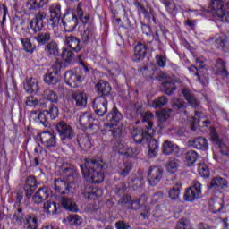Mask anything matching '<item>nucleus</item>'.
<instances>
[{"mask_svg":"<svg viewBox=\"0 0 229 229\" xmlns=\"http://www.w3.org/2000/svg\"><path fill=\"white\" fill-rule=\"evenodd\" d=\"M82 176L89 183H101L105 180L103 165L96 160L85 159V164L81 165Z\"/></svg>","mask_w":229,"mask_h":229,"instance_id":"nucleus-1","label":"nucleus"},{"mask_svg":"<svg viewBox=\"0 0 229 229\" xmlns=\"http://www.w3.org/2000/svg\"><path fill=\"white\" fill-rule=\"evenodd\" d=\"M142 124L144 129L134 128L131 131V137L136 142H142L144 139L149 140L155 135V129H153V114L151 112H145L141 114Z\"/></svg>","mask_w":229,"mask_h":229,"instance_id":"nucleus-2","label":"nucleus"},{"mask_svg":"<svg viewBox=\"0 0 229 229\" xmlns=\"http://www.w3.org/2000/svg\"><path fill=\"white\" fill-rule=\"evenodd\" d=\"M182 94L184 97V99L188 102L189 106L192 108H195V117H192V124L191 130H196V126H198V123H199V117H201V114H203V107H201V104L199 100L196 98L192 90L184 88L182 89Z\"/></svg>","mask_w":229,"mask_h":229,"instance_id":"nucleus-3","label":"nucleus"},{"mask_svg":"<svg viewBox=\"0 0 229 229\" xmlns=\"http://www.w3.org/2000/svg\"><path fill=\"white\" fill-rule=\"evenodd\" d=\"M106 120L108 123L106 124V131H111L113 137H120L122 133L121 121H123V114H121V112L114 107L112 112L107 115Z\"/></svg>","mask_w":229,"mask_h":229,"instance_id":"nucleus-4","label":"nucleus"},{"mask_svg":"<svg viewBox=\"0 0 229 229\" xmlns=\"http://www.w3.org/2000/svg\"><path fill=\"white\" fill-rule=\"evenodd\" d=\"M115 149H117L120 155L125 157V158H133V157H137V155H139V148L130 147L124 141L117 143L115 145Z\"/></svg>","mask_w":229,"mask_h":229,"instance_id":"nucleus-5","label":"nucleus"},{"mask_svg":"<svg viewBox=\"0 0 229 229\" xmlns=\"http://www.w3.org/2000/svg\"><path fill=\"white\" fill-rule=\"evenodd\" d=\"M56 130L61 140H71L74 137V130L64 122L59 123L56 125Z\"/></svg>","mask_w":229,"mask_h":229,"instance_id":"nucleus-6","label":"nucleus"},{"mask_svg":"<svg viewBox=\"0 0 229 229\" xmlns=\"http://www.w3.org/2000/svg\"><path fill=\"white\" fill-rule=\"evenodd\" d=\"M184 198L186 201H194L201 198V183L198 181L193 182V185L186 191Z\"/></svg>","mask_w":229,"mask_h":229,"instance_id":"nucleus-7","label":"nucleus"},{"mask_svg":"<svg viewBox=\"0 0 229 229\" xmlns=\"http://www.w3.org/2000/svg\"><path fill=\"white\" fill-rule=\"evenodd\" d=\"M93 108L99 117H103L108 112V100L105 97H98L93 102Z\"/></svg>","mask_w":229,"mask_h":229,"instance_id":"nucleus-8","label":"nucleus"},{"mask_svg":"<svg viewBox=\"0 0 229 229\" xmlns=\"http://www.w3.org/2000/svg\"><path fill=\"white\" fill-rule=\"evenodd\" d=\"M64 81L66 85H69L72 89H76L80 87L83 81V77L80 73L69 71L64 75Z\"/></svg>","mask_w":229,"mask_h":229,"instance_id":"nucleus-9","label":"nucleus"},{"mask_svg":"<svg viewBox=\"0 0 229 229\" xmlns=\"http://www.w3.org/2000/svg\"><path fill=\"white\" fill-rule=\"evenodd\" d=\"M37 140H40L41 144L45 148H53L56 146V138L55 137V134L49 131H43L39 133Z\"/></svg>","mask_w":229,"mask_h":229,"instance_id":"nucleus-10","label":"nucleus"},{"mask_svg":"<svg viewBox=\"0 0 229 229\" xmlns=\"http://www.w3.org/2000/svg\"><path fill=\"white\" fill-rule=\"evenodd\" d=\"M63 26H64L65 31H74L76 26H78V17L72 13H67L64 14L63 20Z\"/></svg>","mask_w":229,"mask_h":229,"instance_id":"nucleus-11","label":"nucleus"},{"mask_svg":"<svg viewBox=\"0 0 229 229\" xmlns=\"http://www.w3.org/2000/svg\"><path fill=\"white\" fill-rule=\"evenodd\" d=\"M210 139L213 144L220 148V153L222 155H228V147L223 142V140L219 139V134H217V131H216V129L214 128L210 130Z\"/></svg>","mask_w":229,"mask_h":229,"instance_id":"nucleus-12","label":"nucleus"},{"mask_svg":"<svg viewBox=\"0 0 229 229\" xmlns=\"http://www.w3.org/2000/svg\"><path fill=\"white\" fill-rule=\"evenodd\" d=\"M62 15L61 7L58 4H54L50 7V20L48 21L51 28H56L60 24V17Z\"/></svg>","mask_w":229,"mask_h":229,"instance_id":"nucleus-13","label":"nucleus"},{"mask_svg":"<svg viewBox=\"0 0 229 229\" xmlns=\"http://www.w3.org/2000/svg\"><path fill=\"white\" fill-rule=\"evenodd\" d=\"M48 198H51V190L47 187H41L33 195L32 200L38 205L42 203V201H46Z\"/></svg>","mask_w":229,"mask_h":229,"instance_id":"nucleus-14","label":"nucleus"},{"mask_svg":"<svg viewBox=\"0 0 229 229\" xmlns=\"http://www.w3.org/2000/svg\"><path fill=\"white\" fill-rule=\"evenodd\" d=\"M44 19H46V13L38 12L35 18L30 21V27L35 33L40 31L44 28Z\"/></svg>","mask_w":229,"mask_h":229,"instance_id":"nucleus-15","label":"nucleus"},{"mask_svg":"<svg viewBox=\"0 0 229 229\" xmlns=\"http://www.w3.org/2000/svg\"><path fill=\"white\" fill-rule=\"evenodd\" d=\"M160 79L162 80L161 89L163 92L171 96L173 94V79L168 73H161Z\"/></svg>","mask_w":229,"mask_h":229,"instance_id":"nucleus-16","label":"nucleus"},{"mask_svg":"<svg viewBox=\"0 0 229 229\" xmlns=\"http://www.w3.org/2000/svg\"><path fill=\"white\" fill-rule=\"evenodd\" d=\"M211 8L217 15V17L225 19V21L229 22V20L226 18V11H225V4H223V0H213L211 3Z\"/></svg>","mask_w":229,"mask_h":229,"instance_id":"nucleus-17","label":"nucleus"},{"mask_svg":"<svg viewBox=\"0 0 229 229\" xmlns=\"http://www.w3.org/2000/svg\"><path fill=\"white\" fill-rule=\"evenodd\" d=\"M162 179V169L158 166L150 168L148 175V180L150 185L155 187L158 182Z\"/></svg>","mask_w":229,"mask_h":229,"instance_id":"nucleus-18","label":"nucleus"},{"mask_svg":"<svg viewBox=\"0 0 229 229\" xmlns=\"http://www.w3.org/2000/svg\"><path fill=\"white\" fill-rule=\"evenodd\" d=\"M54 189L60 194H69V192H71L69 189V180L55 179L54 182Z\"/></svg>","mask_w":229,"mask_h":229,"instance_id":"nucleus-19","label":"nucleus"},{"mask_svg":"<svg viewBox=\"0 0 229 229\" xmlns=\"http://www.w3.org/2000/svg\"><path fill=\"white\" fill-rule=\"evenodd\" d=\"M185 149L180 148L178 145L173 146L174 163L173 169H178L182 162V157H183Z\"/></svg>","mask_w":229,"mask_h":229,"instance_id":"nucleus-20","label":"nucleus"},{"mask_svg":"<svg viewBox=\"0 0 229 229\" xmlns=\"http://www.w3.org/2000/svg\"><path fill=\"white\" fill-rule=\"evenodd\" d=\"M80 124L84 126V128H92L93 126H98V120L92 117L90 113H84L81 115L79 119Z\"/></svg>","mask_w":229,"mask_h":229,"instance_id":"nucleus-21","label":"nucleus"},{"mask_svg":"<svg viewBox=\"0 0 229 229\" xmlns=\"http://www.w3.org/2000/svg\"><path fill=\"white\" fill-rule=\"evenodd\" d=\"M47 110H45L43 112L32 111L30 114V117L38 124L47 126Z\"/></svg>","mask_w":229,"mask_h":229,"instance_id":"nucleus-22","label":"nucleus"},{"mask_svg":"<svg viewBox=\"0 0 229 229\" xmlns=\"http://www.w3.org/2000/svg\"><path fill=\"white\" fill-rule=\"evenodd\" d=\"M83 194L84 198H87L88 199H98V198L103 196V190L99 188L88 187L85 188Z\"/></svg>","mask_w":229,"mask_h":229,"instance_id":"nucleus-23","label":"nucleus"},{"mask_svg":"<svg viewBox=\"0 0 229 229\" xmlns=\"http://www.w3.org/2000/svg\"><path fill=\"white\" fill-rule=\"evenodd\" d=\"M64 44L72 49V51H75V53H78L79 51H81V45L80 44V39H78L74 36H68L66 37L64 40Z\"/></svg>","mask_w":229,"mask_h":229,"instance_id":"nucleus-24","label":"nucleus"},{"mask_svg":"<svg viewBox=\"0 0 229 229\" xmlns=\"http://www.w3.org/2000/svg\"><path fill=\"white\" fill-rule=\"evenodd\" d=\"M24 89L29 94H33V92L37 93L39 90L38 81L33 78L28 79L24 83Z\"/></svg>","mask_w":229,"mask_h":229,"instance_id":"nucleus-25","label":"nucleus"},{"mask_svg":"<svg viewBox=\"0 0 229 229\" xmlns=\"http://www.w3.org/2000/svg\"><path fill=\"white\" fill-rule=\"evenodd\" d=\"M95 89L97 92H98V94H102V96H108V94H110V90H112L110 84L106 81H99L96 84Z\"/></svg>","mask_w":229,"mask_h":229,"instance_id":"nucleus-26","label":"nucleus"},{"mask_svg":"<svg viewBox=\"0 0 229 229\" xmlns=\"http://www.w3.org/2000/svg\"><path fill=\"white\" fill-rule=\"evenodd\" d=\"M191 146L195 148V149L207 151V149H208V140L203 137H198L191 141Z\"/></svg>","mask_w":229,"mask_h":229,"instance_id":"nucleus-27","label":"nucleus"},{"mask_svg":"<svg viewBox=\"0 0 229 229\" xmlns=\"http://www.w3.org/2000/svg\"><path fill=\"white\" fill-rule=\"evenodd\" d=\"M209 208L213 214H217L223 210V199L214 197L209 200Z\"/></svg>","mask_w":229,"mask_h":229,"instance_id":"nucleus-28","label":"nucleus"},{"mask_svg":"<svg viewBox=\"0 0 229 229\" xmlns=\"http://www.w3.org/2000/svg\"><path fill=\"white\" fill-rule=\"evenodd\" d=\"M228 187V182L222 177H214L210 182V189H226Z\"/></svg>","mask_w":229,"mask_h":229,"instance_id":"nucleus-29","label":"nucleus"},{"mask_svg":"<svg viewBox=\"0 0 229 229\" xmlns=\"http://www.w3.org/2000/svg\"><path fill=\"white\" fill-rule=\"evenodd\" d=\"M146 199L145 196H141L140 199L131 200V197L125 196L122 198L119 203H131L132 205L131 208H139L140 205H144V200Z\"/></svg>","mask_w":229,"mask_h":229,"instance_id":"nucleus-30","label":"nucleus"},{"mask_svg":"<svg viewBox=\"0 0 229 229\" xmlns=\"http://www.w3.org/2000/svg\"><path fill=\"white\" fill-rule=\"evenodd\" d=\"M146 56V46L142 43H138L134 48V62H139V60H142Z\"/></svg>","mask_w":229,"mask_h":229,"instance_id":"nucleus-31","label":"nucleus"},{"mask_svg":"<svg viewBox=\"0 0 229 229\" xmlns=\"http://www.w3.org/2000/svg\"><path fill=\"white\" fill-rule=\"evenodd\" d=\"M44 80H45V83H47L48 85H55L58 83V80H59L58 71L56 70L49 71L45 75Z\"/></svg>","mask_w":229,"mask_h":229,"instance_id":"nucleus-32","label":"nucleus"},{"mask_svg":"<svg viewBox=\"0 0 229 229\" xmlns=\"http://www.w3.org/2000/svg\"><path fill=\"white\" fill-rule=\"evenodd\" d=\"M83 221V219H81V217H80V216L78 215H70L68 216H66L64 219H63V223L64 225H71L72 226H78L80 225H81V222Z\"/></svg>","mask_w":229,"mask_h":229,"instance_id":"nucleus-33","label":"nucleus"},{"mask_svg":"<svg viewBox=\"0 0 229 229\" xmlns=\"http://www.w3.org/2000/svg\"><path fill=\"white\" fill-rule=\"evenodd\" d=\"M216 46L217 49H222L224 53H229V43L228 39L225 36H220L216 40Z\"/></svg>","mask_w":229,"mask_h":229,"instance_id":"nucleus-34","label":"nucleus"},{"mask_svg":"<svg viewBox=\"0 0 229 229\" xmlns=\"http://www.w3.org/2000/svg\"><path fill=\"white\" fill-rule=\"evenodd\" d=\"M45 52L48 56H56L60 53L58 49V44L55 41H51L45 47Z\"/></svg>","mask_w":229,"mask_h":229,"instance_id":"nucleus-35","label":"nucleus"},{"mask_svg":"<svg viewBox=\"0 0 229 229\" xmlns=\"http://www.w3.org/2000/svg\"><path fill=\"white\" fill-rule=\"evenodd\" d=\"M94 38H96V30L94 27L89 26L82 33V41L87 43L90 42V40H94Z\"/></svg>","mask_w":229,"mask_h":229,"instance_id":"nucleus-36","label":"nucleus"},{"mask_svg":"<svg viewBox=\"0 0 229 229\" xmlns=\"http://www.w3.org/2000/svg\"><path fill=\"white\" fill-rule=\"evenodd\" d=\"M78 144L83 151H89L90 148H92V142L90 141V138L89 136L79 137Z\"/></svg>","mask_w":229,"mask_h":229,"instance_id":"nucleus-37","label":"nucleus"},{"mask_svg":"<svg viewBox=\"0 0 229 229\" xmlns=\"http://www.w3.org/2000/svg\"><path fill=\"white\" fill-rule=\"evenodd\" d=\"M61 205L66 210H70V212H76L78 210V206L74 203L71 199L63 198L61 200Z\"/></svg>","mask_w":229,"mask_h":229,"instance_id":"nucleus-38","label":"nucleus"},{"mask_svg":"<svg viewBox=\"0 0 229 229\" xmlns=\"http://www.w3.org/2000/svg\"><path fill=\"white\" fill-rule=\"evenodd\" d=\"M73 99L75 100L77 106H87V95L83 92L73 94Z\"/></svg>","mask_w":229,"mask_h":229,"instance_id":"nucleus-39","label":"nucleus"},{"mask_svg":"<svg viewBox=\"0 0 229 229\" xmlns=\"http://www.w3.org/2000/svg\"><path fill=\"white\" fill-rule=\"evenodd\" d=\"M83 6V3H79L77 5V15L81 21V22H82V24H87L89 22V16L83 13V9L81 8Z\"/></svg>","mask_w":229,"mask_h":229,"instance_id":"nucleus-40","label":"nucleus"},{"mask_svg":"<svg viewBox=\"0 0 229 229\" xmlns=\"http://www.w3.org/2000/svg\"><path fill=\"white\" fill-rule=\"evenodd\" d=\"M43 212L47 216H51V214H56V203L47 201L43 205Z\"/></svg>","mask_w":229,"mask_h":229,"instance_id":"nucleus-41","label":"nucleus"},{"mask_svg":"<svg viewBox=\"0 0 229 229\" xmlns=\"http://www.w3.org/2000/svg\"><path fill=\"white\" fill-rule=\"evenodd\" d=\"M35 40L39 43L40 46H45L49 40H51V34L47 32H41L36 38Z\"/></svg>","mask_w":229,"mask_h":229,"instance_id":"nucleus-42","label":"nucleus"},{"mask_svg":"<svg viewBox=\"0 0 229 229\" xmlns=\"http://www.w3.org/2000/svg\"><path fill=\"white\" fill-rule=\"evenodd\" d=\"M158 149V142L157 140H150L148 143V157L153 158V157H157V151Z\"/></svg>","mask_w":229,"mask_h":229,"instance_id":"nucleus-43","label":"nucleus"},{"mask_svg":"<svg viewBox=\"0 0 229 229\" xmlns=\"http://www.w3.org/2000/svg\"><path fill=\"white\" fill-rule=\"evenodd\" d=\"M48 0H29L27 3V6L29 10H37V8H40L44 6Z\"/></svg>","mask_w":229,"mask_h":229,"instance_id":"nucleus-44","label":"nucleus"},{"mask_svg":"<svg viewBox=\"0 0 229 229\" xmlns=\"http://www.w3.org/2000/svg\"><path fill=\"white\" fill-rule=\"evenodd\" d=\"M172 111L171 109L165 108L161 111L157 112V116L160 123H165L167 119L171 116Z\"/></svg>","mask_w":229,"mask_h":229,"instance_id":"nucleus-45","label":"nucleus"},{"mask_svg":"<svg viewBox=\"0 0 229 229\" xmlns=\"http://www.w3.org/2000/svg\"><path fill=\"white\" fill-rule=\"evenodd\" d=\"M43 99L51 101L52 103H58V95L52 90L47 89L43 94Z\"/></svg>","mask_w":229,"mask_h":229,"instance_id":"nucleus-46","label":"nucleus"},{"mask_svg":"<svg viewBox=\"0 0 229 229\" xmlns=\"http://www.w3.org/2000/svg\"><path fill=\"white\" fill-rule=\"evenodd\" d=\"M167 98L165 97H159L157 98H156L152 104H150V106H152V108H162V106H165V105H167Z\"/></svg>","mask_w":229,"mask_h":229,"instance_id":"nucleus-47","label":"nucleus"},{"mask_svg":"<svg viewBox=\"0 0 229 229\" xmlns=\"http://www.w3.org/2000/svg\"><path fill=\"white\" fill-rule=\"evenodd\" d=\"M25 228L37 229V217L35 216L29 215L25 220Z\"/></svg>","mask_w":229,"mask_h":229,"instance_id":"nucleus-48","label":"nucleus"},{"mask_svg":"<svg viewBox=\"0 0 229 229\" xmlns=\"http://www.w3.org/2000/svg\"><path fill=\"white\" fill-rule=\"evenodd\" d=\"M21 42L27 53H33L35 51V46L31 43L30 38H21Z\"/></svg>","mask_w":229,"mask_h":229,"instance_id":"nucleus-49","label":"nucleus"},{"mask_svg":"<svg viewBox=\"0 0 229 229\" xmlns=\"http://www.w3.org/2000/svg\"><path fill=\"white\" fill-rule=\"evenodd\" d=\"M198 173L203 178H208L210 176V171L205 163L199 164Z\"/></svg>","mask_w":229,"mask_h":229,"instance_id":"nucleus-50","label":"nucleus"},{"mask_svg":"<svg viewBox=\"0 0 229 229\" xmlns=\"http://www.w3.org/2000/svg\"><path fill=\"white\" fill-rule=\"evenodd\" d=\"M198 160V153L194 150H190L186 153V162L188 165H192Z\"/></svg>","mask_w":229,"mask_h":229,"instance_id":"nucleus-51","label":"nucleus"},{"mask_svg":"<svg viewBox=\"0 0 229 229\" xmlns=\"http://www.w3.org/2000/svg\"><path fill=\"white\" fill-rule=\"evenodd\" d=\"M190 71H198V68H196V66H191L190 67ZM195 74L202 85H207L208 83V75L201 76L199 72H197Z\"/></svg>","mask_w":229,"mask_h":229,"instance_id":"nucleus-52","label":"nucleus"},{"mask_svg":"<svg viewBox=\"0 0 229 229\" xmlns=\"http://www.w3.org/2000/svg\"><path fill=\"white\" fill-rule=\"evenodd\" d=\"M42 153H44V148H42L40 146L36 147L34 149L35 158L32 162V165H38V158H40V155H42Z\"/></svg>","mask_w":229,"mask_h":229,"instance_id":"nucleus-53","label":"nucleus"},{"mask_svg":"<svg viewBox=\"0 0 229 229\" xmlns=\"http://www.w3.org/2000/svg\"><path fill=\"white\" fill-rule=\"evenodd\" d=\"M163 155H171L173 153V143L171 141H165L162 147Z\"/></svg>","mask_w":229,"mask_h":229,"instance_id":"nucleus-54","label":"nucleus"},{"mask_svg":"<svg viewBox=\"0 0 229 229\" xmlns=\"http://www.w3.org/2000/svg\"><path fill=\"white\" fill-rule=\"evenodd\" d=\"M180 191H182V182H177L174 183V186L173 187V199H178L180 198Z\"/></svg>","mask_w":229,"mask_h":229,"instance_id":"nucleus-55","label":"nucleus"},{"mask_svg":"<svg viewBox=\"0 0 229 229\" xmlns=\"http://www.w3.org/2000/svg\"><path fill=\"white\" fill-rule=\"evenodd\" d=\"M47 115V117H50V119H56V117H58V107L55 106H51Z\"/></svg>","mask_w":229,"mask_h":229,"instance_id":"nucleus-56","label":"nucleus"},{"mask_svg":"<svg viewBox=\"0 0 229 229\" xmlns=\"http://www.w3.org/2000/svg\"><path fill=\"white\" fill-rule=\"evenodd\" d=\"M61 56L64 62H71L72 59V52L71 50H67V48H64Z\"/></svg>","mask_w":229,"mask_h":229,"instance_id":"nucleus-57","label":"nucleus"},{"mask_svg":"<svg viewBox=\"0 0 229 229\" xmlns=\"http://www.w3.org/2000/svg\"><path fill=\"white\" fill-rule=\"evenodd\" d=\"M185 107V101L183 99L177 98L174 100L173 108L174 110H181V108Z\"/></svg>","mask_w":229,"mask_h":229,"instance_id":"nucleus-58","label":"nucleus"},{"mask_svg":"<svg viewBox=\"0 0 229 229\" xmlns=\"http://www.w3.org/2000/svg\"><path fill=\"white\" fill-rule=\"evenodd\" d=\"M156 62L159 67H165L167 59L164 55H157L156 57Z\"/></svg>","mask_w":229,"mask_h":229,"instance_id":"nucleus-59","label":"nucleus"},{"mask_svg":"<svg viewBox=\"0 0 229 229\" xmlns=\"http://www.w3.org/2000/svg\"><path fill=\"white\" fill-rule=\"evenodd\" d=\"M26 105L27 106H37V105H38V100L32 96L28 97L26 99Z\"/></svg>","mask_w":229,"mask_h":229,"instance_id":"nucleus-60","label":"nucleus"},{"mask_svg":"<svg viewBox=\"0 0 229 229\" xmlns=\"http://www.w3.org/2000/svg\"><path fill=\"white\" fill-rule=\"evenodd\" d=\"M36 185H37V180L35 179V177L29 176L27 178L25 187H30V188L33 189V187H35Z\"/></svg>","mask_w":229,"mask_h":229,"instance_id":"nucleus-61","label":"nucleus"},{"mask_svg":"<svg viewBox=\"0 0 229 229\" xmlns=\"http://www.w3.org/2000/svg\"><path fill=\"white\" fill-rule=\"evenodd\" d=\"M131 169V164H127L124 166V169L120 171V174L122 176H128V173H130V170Z\"/></svg>","mask_w":229,"mask_h":229,"instance_id":"nucleus-62","label":"nucleus"},{"mask_svg":"<svg viewBox=\"0 0 229 229\" xmlns=\"http://www.w3.org/2000/svg\"><path fill=\"white\" fill-rule=\"evenodd\" d=\"M115 227L117 229H128V228H130V225L124 224V222H117L115 224Z\"/></svg>","mask_w":229,"mask_h":229,"instance_id":"nucleus-63","label":"nucleus"},{"mask_svg":"<svg viewBox=\"0 0 229 229\" xmlns=\"http://www.w3.org/2000/svg\"><path fill=\"white\" fill-rule=\"evenodd\" d=\"M187 228V224L185 220L182 219L178 224L175 229H185Z\"/></svg>","mask_w":229,"mask_h":229,"instance_id":"nucleus-64","label":"nucleus"}]
</instances>
